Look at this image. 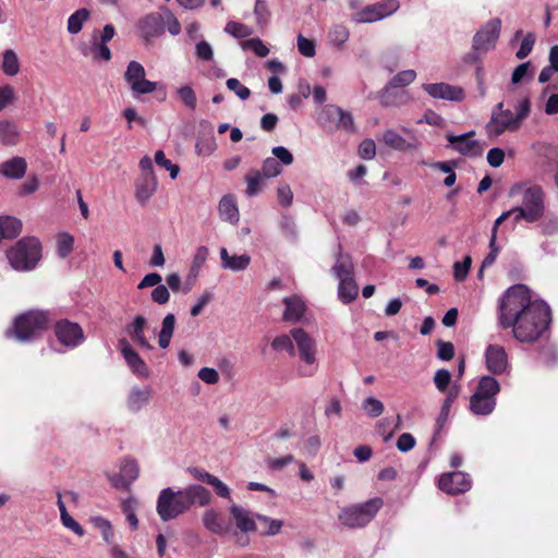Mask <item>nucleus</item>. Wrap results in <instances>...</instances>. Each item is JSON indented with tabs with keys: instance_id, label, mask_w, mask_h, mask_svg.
Masks as SVG:
<instances>
[{
	"instance_id": "nucleus-30",
	"label": "nucleus",
	"mask_w": 558,
	"mask_h": 558,
	"mask_svg": "<svg viewBox=\"0 0 558 558\" xmlns=\"http://www.w3.org/2000/svg\"><path fill=\"white\" fill-rule=\"evenodd\" d=\"M340 107L336 105L324 106L317 114V123L320 128L328 131H335L338 122Z\"/></svg>"
},
{
	"instance_id": "nucleus-50",
	"label": "nucleus",
	"mask_w": 558,
	"mask_h": 558,
	"mask_svg": "<svg viewBox=\"0 0 558 558\" xmlns=\"http://www.w3.org/2000/svg\"><path fill=\"white\" fill-rule=\"evenodd\" d=\"M416 78V72L414 70H403L398 72L388 83L396 88H402L409 86Z\"/></svg>"
},
{
	"instance_id": "nucleus-43",
	"label": "nucleus",
	"mask_w": 558,
	"mask_h": 558,
	"mask_svg": "<svg viewBox=\"0 0 558 558\" xmlns=\"http://www.w3.org/2000/svg\"><path fill=\"white\" fill-rule=\"evenodd\" d=\"M20 59L16 52L12 49H7L3 52L2 71L8 76H15L20 72Z\"/></svg>"
},
{
	"instance_id": "nucleus-64",
	"label": "nucleus",
	"mask_w": 558,
	"mask_h": 558,
	"mask_svg": "<svg viewBox=\"0 0 558 558\" xmlns=\"http://www.w3.org/2000/svg\"><path fill=\"white\" fill-rule=\"evenodd\" d=\"M450 380H451V374L447 369H439L436 372V374L434 376L435 386L437 387V389L439 391H442V392L446 391V389L448 388Z\"/></svg>"
},
{
	"instance_id": "nucleus-60",
	"label": "nucleus",
	"mask_w": 558,
	"mask_h": 558,
	"mask_svg": "<svg viewBox=\"0 0 558 558\" xmlns=\"http://www.w3.org/2000/svg\"><path fill=\"white\" fill-rule=\"evenodd\" d=\"M281 173V167L275 158H266L263 162L262 174L265 178H274Z\"/></svg>"
},
{
	"instance_id": "nucleus-36",
	"label": "nucleus",
	"mask_w": 558,
	"mask_h": 558,
	"mask_svg": "<svg viewBox=\"0 0 558 558\" xmlns=\"http://www.w3.org/2000/svg\"><path fill=\"white\" fill-rule=\"evenodd\" d=\"M359 294V287L354 278L341 279L338 286V298L344 304L351 303Z\"/></svg>"
},
{
	"instance_id": "nucleus-31",
	"label": "nucleus",
	"mask_w": 558,
	"mask_h": 558,
	"mask_svg": "<svg viewBox=\"0 0 558 558\" xmlns=\"http://www.w3.org/2000/svg\"><path fill=\"white\" fill-rule=\"evenodd\" d=\"M218 213L222 220L236 223L240 215L235 197L232 195H225L219 202Z\"/></svg>"
},
{
	"instance_id": "nucleus-26",
	"label": "nucleus",
	"mask_w": 558,
	"mask_h": 558,
	"mask_svg": "<svg viewBox=\"0 0 558 558\" xmlns=\"http://www.w3.org/2000/svg\"><path fill=\"white\" fill-rule=\"evenodd\" d=\"M217 368H211V385L222 379L226 383H231L234 377V363L228 356H219L216 360Z\"/></svg>"
},
{
	"instance_id": "nucleus-5",
	"label": "nucleus",
	"mask_w": 558,
	"mask_h": 558,
	"mask_svg": "<svg viewBox=\"0 0 558 558\" xmlns=\"http://www.w3.org/2000/svg\"><path fill=\"white\" fill-rule=\"evenodd\" d=\"M384 506L380 497H375L362 504H353L341 509L338 514L340 523L349 529L366 526Z\"/></svg>"
},
{
	"instance_id": "nucleus-32",
	"label": "nucleus",
	"mask_w": 558,
	"mask_h": 558,
	"mask_svg": "<svg viewBox=\"0 0 558 558\" xmlns=\"http://www.w3.org/2000/svg\"><path fill=\"white\" fill-rule=\"evenodd\" d=\"M381 141L387 146H389L396 150H399V151H405V150H411V149L417 148V143L415 141L409 142L393 130L385 131L383 133Z\"/></svg>"
},
{
	"instance_id": "nucleus-25",
	"label": "nucleus",
	"mask_w": 558,
	"mask_h": 558,
	"mask_svg": "<svg viewBox=\"0 0 558 558\" xmlns=\"http://www.w3.org/2000/svg\"><path fill=\"white\" fill-rule=\"evenodd\" d=\"M156 177H138L135 182V198L141 205H145L157 190Z\"/></svg>"
},
{
	"instance_id": "nucleus-17",
	"label": "nucleus",
	"mask_w": 558,
	"mask_h": 558,
	"mask_svg": "<svg viewBox=\"0 0 558 558\" xmlns=\"http://www.w3.org/2000/svg\"><path fill=\"white\" fill-rule=\"evenodd\" d=\"M423 89L435 99L462 101L465 97V93L462 87L450 85L448 83L424 84Z\"/></svg>"
},
{
	"instance_id": "nucleus-3",
	"label": "nucleus",
	"mask_w": 558,
	"mask_h": 558,
	"mask_svg": "<svg viewBox=\"0 0 558 558\" xmlns=\"http://www.w3.org/2000/svg\"><path fill=\"white\" fill-rule=\"evenodd\" d=\"M531 112V101L523 98L515 105V112L505 108L502 101L494 106L485 130L488 137H498L505 132L518 131Z\"/></svg>"
},
{
	"instance_id": "nucleus-45",
	"label": "nucleus",
	"mask_w": 558,
	"mask_h": 558,
	"mask_svg": "<svg viewBox=\"0 0 558 558\" xmlns=\"http://www.w3.org/2000/svg\"><path fill=\"white\" fill-rule=\"evenodd\" d=\"M122 511L126 517V521L132 530H137L138 527V519L136 517V508L137 500L133 497H130L122 501Z\"/></svg>"
},
{
	"instance_id": "nucleus-6",
	"label": "nucleus",
	"mask_w": 558,
	"mask_h": 558,
	"mask_svg": "<svg viewBox=\"0 0 558 558\" xmlns=\"http://www.w3.org/2000/svg\"><path fill=\"white\" fill-rule=\"evenodd\" d=\"M41 246L36 238H23L7 252L11 267L17 271L32 270L40 259Z\"/></svg>"
},
{
	"instance_id": "nucleus-62",
	"label": "nucleus",
	"mask_w": 558,
	"mask_h": 558,
	"mask_svg": "<svg viewBox=\"0 0 558 558\" xmlns=\"http://www.w3.org/2000/svg\"><path fill=\"white\" fill-rule=\"evenodd\" d=\"M298 49L302 56L307 58H312L316 53L314 41L305 38L301 34L298 36Z\"/></svg>"
},
{
	"instance_id": "nucleus-2",
	"label": "nucleus",
	"mask_w": 558,
	"mask_h": 558,
	"mask_svg": "<svg viewBox=\"0 0 558 558\" xmlns=\"http://www.w3.org/2000/svg\"><path fill=\"white\" fill-rule=\"evenodd\" d=\"M522 195L521 205L499 216V221L512 219L513 223L524 220L529 223L538 221L545 211L544 191L537 184L517 183L509 190V196Z\"/></svg>"
},
{
	"instance_id": "nucleus-11",
	"label": "nucleus",
	"mask_w": 558,
	"mask_h": 558,
	"mask_svg": "<svg viewBox=\"0 0 558 558\" xmlns=\"http://www.w3.org/2000/svg\"><path fill=\"white\" fill-rule=\"evenodd\" d=\"M124 80L129 84L134 97L154 93L157 88L155 82L146 80L144 66L137 61H131L124 73Z\"/></svg>"
},
{
	"instance_id": "nucleus-29",
	"label": "nucleus",
	"mask_w": 558,
	"mask_h": 558,
	"mask_svg": "<svg viewBox=\"0 0 558 558\" xmlns=\"http://www.w3.org/2000/svg\"><path fill=\"white\" fill-rule=\"evenodd\" d=\"M220 258L222 267L231 271L244 270L251 262V257L247 254L229 255L225 247L220 250Z\"/></svg>"
},
{
	"instance_id": "nucleus-53",
	"label": "nucleus",
	"mask_w": 558,
	"mask_h": 558,
	"mask_svg": "<svg viewBox=\"0 0 558 558\" xmlns=\"http://www.w3.org/2000/svg\"><path fill=\"white\" fill-rule=\"evenodd\" d=\"M471 264H472V258L469 255L463 258L462 263H460V262L454 263L453 277L457 281L461 282L466 279Z\"/></svg>"
},
{
	"instance_id": "nucleus-8",
	"label": "nucleus",
	"mask_w": 558,
	"mask_h": 558,
	"mask_svg": "<svg viewBox=\"0 0 558 558\" xmlns=\"http://www.w3.org/2000/svg\"><path fill=\"white\" fill-rule=\"evenodd\" d=\"M49 315L44 311L26 312L14 320L13 329L8 335H13L19 341H28L48 328Z\"/></svg>"
},
{
	"instance_id": "nucleus-9",
	"label": "nucleus",
	"mask_w": 558,
	"mask_h": 558,
	"mask_svg": "<svg viewBox=\"0 0 558 558\" xmlns=\"http://www.w3.org/2000/svg\"><path fill=\"white\" fill-rule=\"evenodd\" d=\"M189 510L182 489L167 487L160 490L156 511L163 522L177 519Z\"/></svg>"
},
{
	"instance_id": "nucleus-40",
	"label": "nucleus",
	"mask_w": 558,
	"mask_h": 558,
	"mask_svg": "<svg viewBox=\"0 0 558 558\" xmlns=\"http://www.w3.org/2000/svg\"><path fill=\"white\" fill-rule=\"evenodd\" d=\"M255 518L259 523L262 535H277L283 525V522L281 520L271 519L267 515L255 514Z\"/></svg>"
},
{
	"instance_id": "nucleus-20",
	"label": "nucleus",
	"mask_w": 558,
	"mask_h": 558,
	"mask_svg": "<svg viewBox=\"0 0 558 558\" xmlns=\"http://www.w3.org/2000/svg\"><path fill=\"white\" fill-rule=\"evenodd\" d=\"M140 473L138 463L134 459H125L120 466V473L110 478L111 483L117 488L128 487L133 483Z\"/></svg>"
},
{
	"instance_id": "nucleus-63",
	"label": "nucleus",
	"mask_w": 558,
	"mask_h": 558,
	"mask_svg": "<svg viewBox=\"0 0 558 558\" xmlns=\"http://www.w3.org/2000/svg\"><path fill=\"white\" fill-rule=\"evenodd\" d=\"M359 155L362 159L371 160L376 155V146L373 140H364L359 146Z\"/></svg>"
},
{
	"instance_id": "nucleus-48",
	"label": "nucleus",
	"mask_w": 558,
	"mask_h": 558,
	"mask_svg": "<svg viewBox=\"0 0 558 558\" xmlns=\"http://www.w3.org/2000/svg\"><path fill=\"white\" fill-rule=\"evenodd\" d=\"M264 175L262 172L253 170L251 171L246 178V194L248 196H254L259 193L264 180Z\"/></svg>"
},
{
	"instance_id": "nucleus-24",
	"label": "nucleus",
	"mask_w": 558,
	"mask_h": 558,
	"mask_svg": "<svg viewBox=\"0 0 558 558\" xmlns=\"http://www.w3.org/2000/svg\"><path fill=\"white\" fill-rule=\"evenodd\" d=\"M378 99L384 107H399L407 104L410 99L407 92H400L388 83L378 94Z\"/></svg>"
},
{
	"instance_id": "nucleus-51",
	"label": "nucleus",
	"mask_w": 558,
	"mask_h": 558,
	"mask_svg": "<svg viewBox=\"0 0 558 558\" xmlns=\"http://www.w3.org/2000/svg\"><path fill=\"white\" fill-rule=\"evenodd\" d=\"M208 248L206 246H201L197 248L194 259L190 270V277H196L198 275L199 269L204 266L208 258Z\"/></svg>"
},
{
	"instance_id": "nucleus-16",
	"label": "nucleus",
	"mask_w": 558,
	"mask_h": 558,
	"mask_svg": "<svg viewBox=\"0 0 558 558\" xmlns=\"http://www.w3.org/2000/svg\"><path fill=\"white\" fill-rule=\"evenodd\" d=\"M119 348L122 356L124 357L132 373L135 374L137 377L147 378L150 374V371L145 361L131 347L130 342L126 339H120Z\"/></svg>"
},
{
	"instance_id": "nucleus-23",
	"label": "nucleus",
	"mask_w": 558,
	"mask_h": 558,
	"mask_svg": "<svg viewBox=\"0 0 558 558\" xmlns=\"http://www.w3.org/2000/svg\"><path fill=\"white\" fill-rule=\"evenodd\" d=\"M153 389L149 386L144 388L134 386L126 398V407L131 412H138L146 407L150 400Z\"/></svg>"
},
{
	"instance_id": "nucleus-15",
	"label": "nucleus",
	"mask_w": 558,
	"mask_h": 558,
	"mask_svg": "<svg viewBox=\"0 0 558 558\" xmlns=\"http://www.w3.org/2000/svg\"><path fill=\"white\" fill-rule=\"evenodd\" d=\"M438 486L449 495H458L468 492L472 486V481L469 474L456 471L442 474Z\"/></svg>"
},
{
	"instance_id": "nucleus-7",
	"label": "nucleus",
	"mask_w": 558,
	"mask_h": 558,
	"mask_svg": "<svg viewBox=\"0 0 558 558\" xmlns=\"http://www.w3.org/2000/svg\"><path fill=\"white\" fill-rule=\"evenodd\" d=\"M500 391L499 383L492 376H483L470 398V410L474 415L486 416L496 408V396Z\"/></svg>"
},
{
	"instance_id": "nucleus-54",
	"label": "nucleus",
	"mask_w": 558,
	"mask_h": 558,
	"mask_svg": "<svg viewBox=\"0 0 558 558\" xmlns=\"http://www.w3.org/2000/svg\"><path fill=\"white\" fill-rule=\"evenodd\" d=\"M226 85L228 89L233 92L241 100H246L251 96V90L238 78H229Z\"/></svg>"
},
{
	"instance_id": "nucleus-33",
	"label": "nucleus",
	"mask_w": 558,
	"mask_h": 558,
	"mask_svg": "<svg viewBox=\"0 0 558 558\" xmlns=\"http://www.w3.org/2000/svg\"><path fill=\"white\" fill-rule=\"evenodd\" d=\"M26 161L24 158L14 157L1 165V173L9 179H20L26 172Z\"/></svg>"
},
{
	"instance_id": "nucleus-44",
	"label": "nucleus",
	"mask_w": 558,
	"mask_h": 558,
	"mask_svg": "<svg viewBox=\"0 0 558 558\" xmlns=\"http://www.w3.org/2000/svg\"><path fill=\"white\" fill-rule=\"evenodd\" d=\"M350 32L347 26L337 24L331 26L328 32V41L330 45L341 48L349 39Z\"/></svg>"
},
{
	"instance_id": "nucleus-42",
	"label": "nucleus",
	"mask_w": 558,
	"mask_h": 558,
	"mask_svg": "<svg viewBox=\"0 0 558 558\" xmlns=\"http://www.w3.org/2000/svg\"><path fill=\"white\" fill-rule=\"evenodd\" d=\"M175 324V317L173 314H168L162 319L161 330L159 332L158 343L162 349H166L170 344L171 337L173 335Z\"/></svg>"
},
{
	"instance_id": "nucleus-27",
	"label": "nucleus",
	"mask_w": 558,
	"mask_h": 558,
	"mask_svg": "<svg viewBox=\"0 0 558 558\" xmlns=\"http://www.w3.org/2000/svg\"><path fill=\"white\" fill-rule=\"evenodd\" d=\"M230 510L236 526L242 532L248 533L257 530V520L255 518V514L251 515V513L246 509L236 505H233Z\"/></svg>"
},
{
	"instance_id": "nucleus-35",
	"label": "nucleus",
	"mask_w": 558,
	"mask_h": 558,
	"mask_svg": "<svg viewBox=\"0 0 558 558\" xmlns=\"http://www.w3.org/2000/svg\"><path fill=\"white\" fill-rule=\"evenodd\" d=\"M353 263L350 256L339 253L335 265L331 268V274L338 279H349L353 277Z\"/></svg>"
},
{
	"instance_id": "nucleus-41",
	"label": "nucleus",
	"mask_w": 558,
	"mask_h": 558,
	"mask_svg": "<svg viewBox=\"0 0 558 558\" xmlns=\"http://www.w3.org/2000/svg\"><path fill=\"white\" fill-rule=\"evenodd\" d=\"M90 12L89 10L82 8L76 10L73 14L69 16L68 20V32L70 34H77L82 31L84 23L89 19Z\"/></svg>"
},
{
	"instance_id": "nucleus-4",
	"label": "nucleus",
	"mask_w": 558,
	"mask_h": 558,
	"mask_svg": "<svg viewBox=\"0 0 558 558\" xmlns=\"http://www.w3.org/2000/svg\"><path fill=\"white\" fill-rule=\"evenodd\" d=\"M291 337L294 341L295 355H299L301 365L298 367L300 377H313L319 368L316 340L303 328H292Z\"/></svg>"
},
{
	"instance_id": "nucleus-57",
	"label": "nucleus",
	"mask_w": 558,
	"mask_h": 558,
	"mask_svg": "<svg viewBox=\"0 0 558 558\" xmlns=\"http://www.w3.org/2000/svg\"><path fill=\"white\" fill-rule=\"evenodd\" d=\"M534 44H535V36H534V34L527 33L523 37V39L521 41V45H520V48H519V50L515 53L517 58L518 59L526 58L531 53Z\"/></svg>"
},
{
	"instance_id": "nucleus-13",
	"label": "nucleus",
	"mask_w": 558,
	"mask_h": 558,
	"mask_svg": "<svg viewBox=\"0 0 558 558\" xmlns=\"http://www.w3.org/2000/svg\"><path fill=\"white\" fill-rule=\"evenodd\" d=\"M474 135V131H470L460 135L447 133L446 138L449 143V147L458 151L459 154L469 157H477L482 155L483 149L478 141L473 140Z\"/></svg>"
},
{
	"instance_id": "nucleus-10",
	"label": "nucleus",
	"mask_w": 558,
	"mask_h": 558,
	"mask_svg": "<svg viewBox=\"0 0 558 558\" xmlns=\"http://www.w3.org/2000/svg\"><path fill=\"white\" fill-rule=\"evenodd\" d=\"M399 7L398 0H384L353 12L350 19L352 22L357 24L374 23L390 16L399 9Z\"/></svg>"
},
{
	"instance_id": "nucleus-18",
	"label": "nucleus",
	"mask_w": 558,
	"mask_h": 558,
	"mask_svg": "<svg viewBox=\"0 0 558 558\" xmlns=\"http://www.w3.org/2000/svg\"><path fill=\"white\" fill-rule=\"evenodd\" d=\"M485 363L487 369L495 375L506 373L509 362L505 348L499 344H489L485 350Z\"/></svg>"
},
{
	"instance_id": "nucleus-52",
	"label": "nucleus",
	"mask_w": 558,
	"mask_h": 558,
	"mask_svg": "<svg viewBox=\"0 0 558 558\" xmlns=\"http://www.w3.org/2000/svg\"><path fill=\"white\" fill-rule=\"evenodd\" d=\"M225 29L235 38H246L253 33L250 26L238 22H229Z\"/></svg>"
},
{
	"instance_id": "nucleus-49",
	"label": "nucleus",
	"mask_w": 558,
	"mask_h": 558,
	"mask_svg": "<svg viewBox=\"0 0 558 558\" xmlns=\"http://www.w3.org/2000/svg\"><path fill=\"white\" fill-rule=\"evenodd\" d=\"M362 410L366 413V415L375 418L383 414L385 407L380 400L374 397H368L362 402Z\"/></svg>"
},
{
	"instance_id": "nucleus-19",
	"label": "nucleus",
	"mask_w": 558,
	"mask_h": 558,
	"mask_svg": "<svg viewBox=\"0 0 558 558\" xmlns=\"http://www.w3.org/2000/svg\"><path fill=\"white\" fill-rule=\"evenodd\" d=\"M138 31L146 43H150L163 32V16L150 13L138 21Z\"/></svg>"
},
{
	"instance_id": "nucleus-28",
	"label": "nucleus",
	"mask_w": 558,
	"mask_h": 558,
	"mask_svg": "<svg viewBox=\"0 0 558 558\" xmlns=\"http://www.w3.org/2000/svg\"><path fill=\"white\" fill-rule=\"evenodd\" d=\"M182 490L189 509L192 506H206L209 502V492L202 485L192 484Z\"/></svg>"
},
{
	"instance_id": "nucleus-21",
	"label": "nucleus",
	"mask_w": 558,
	"mask_h": 558,
	"mask_svg": "<svg viewBox=\"0 0 558 558\" xmlns=\"http://www.w3.org/2000/svg\"><path fill=\"white\" fill-rule=\"evenodd\" d=\"M282 302L286 306L282 314V319L287 323L300 322L306 310V305L303 299L299 295H291L286 296Z\"/></svg>"
},
{
	"instance_id": "nucleus-56",
	"label": "nucleus",
	"mask_w": 558,
	"mask_h": 558,
	"mask_svg": "<svg viewBox=\"0 0 558 558\" xmlns=\"http://www.w3.org/2000/svg\"><path fill=\"white\" fill-rule=\"evenodd\" d=\"M278 203L283 207H289L293 201V193L289 184L281 183L277 189Z\"/></svg>"
},
{
	"instance_id": "nucleus-14",
	"label": "nucleus",
	"mask_w": 558,
	"mask_h": 558,
	"mask_svg": "<svg viewBox=\"0 0 558 558\" xmlns=\"http://www.w3.org/2000/svg\"><path fill=\"white\" fill-rule=\"evenodd\" d=\"M54 333L60 343L74 348L84 341V332L81 326L66 319L56 324Z\"/></svg>"
},
{
	"instance_id": "nucleus-34",
	"label": "nucleus",
	"mask_w": 558,
	"mask_h": 558,
	"mask_svg": "<svg viewBox=\"0 0 558 558\" xmlns=\"http://www.w3.org/2000/svg\"><path fill=\"white\" fill-rule=\"evenodd\" d=\"M81 52L85 57H90L94 61H109L111 59V51L107 45L99 43L97 37L93 38L90 47H84Z\"/></svg>"
},
{
	"instance_id": "nucleus-37",
	"label": "nucleus",
	"mask_w": 558,
	"mask_h": 558,
	"mask_svg": "<svg viewBox=\"0 0 558 558\" xmlns=\"http://www.w3.org/2000/svg\"><path fill=\"white\" fill-rule=\"evenodd\" d=\"M22 231V222L14 217L0 218V241L2 239H14Z\"/></svg>"
},
{
	"instance_id": "nucleus-59",
	"label": "nucleus",
	"mask_w": 558,
	"mask_h": 558,
	"mask_svg": "<svg viewBox=\"0 0 558 558\" xmlns=\"http://www.w3.org/2000/svg\"><path fill=\"white\" fill-rule=\"evenodd\" d=\"M340 112L341 113H339L336 130L343 129L345 131L354 132L355 124L352 114L342 108H340Z\"/></svg>"
},
{
	"instance_id": "nucleus-58",
	"label": "nucleus",
	"mask_w": 558,
	"mask_h": 558,
	"mask_svg": "<svg viewBox=\"0 0 558 558\" xmlns=\"http://www.w3.org/2000/svg\"><path fill=\"white\" fill-rule=\"evenodd\" d=\"M437 344V357L442 361H450L454 356V347L451 342L438 340Z\"/></svg>"
},
{
	"instance_id": "nucleus-47",
	"label": "nucleus",
	"mask_w": 558,
	"mask_h": 558,
	"mask_svg": "<svg viewBox=\"0 0 558 558\" xmlns=\"http://www.w3.org/2000/svg\"><path fill=\"white\" fill-rule=\"evenodd\" d=\"M73 245H74V238L70 233L62 232V233L58 234L57 252L61 258H65L66 256L70 255V253L73 250Z\"/></svg>"
},
{
	"instance_id": "nucleus-38",
	"label": "nucleus",
	"mask_w": 558,
	"mask_h": 558,
	"mask_svg": "<svg viewBox=\"0 0 558 558\" xmlns=\"http://www.w3.org/2000/svg\"><path fill=\"white\" fill-rule=\"evenodd\" d=\"M270 345L271 349L278 353L286 352L290 356H295V347L294 341L291 337V331L289 333H282L275 337Z\"/></svg>"
},
{
	"instance_id": "nucleus-55",
	"label": "nucleus",
	"mask_w": 558,
	"mask_h": 558,
	"mask_svg": "<svg viewBox=\"0 0 558 558\" xmlns=\"http://www.w3.org/2000/svg\"><path fill=\"white\" fill-rule=\"evenodd\" d=\"M243 49L252 50L258 57H266L269 49L264 45L259 38H252L243 43Z\"/></svg>"
},
{
	"instance_id": "nucleus-39",
	"label": "nucleus",
	"mask_w": 558,
	"mask_h": 558,
	"mask_svg": "<svg viewBox=\"0 0 558 558\" xmlns=\"http://www.w3.org/2000/svg\"><path fill=\"white\" fill-rule=\"evenodd\" d=\"M20 133L17 126L8 121H0V141L3 145H15L19 142Z\"/></svg>"
},
{
	"instance_id": "nucleus-12",
	"label": "nucleus",
	"mask_w": 558,
	"mask_h": 558,
	"mask_svg": "<svg viewBox=\"0 0 558 558\" xmlns=\"http://www.w3.org/2000/svg\"><path fill=\"white\" fill-rule=\"evenodd\" d=\"M500 29L501 21L499 19L489 20L473 37L474 51L487 52L494 48Z\"/></svg>"
},
{
	"instance_id": "nucleus-61",
	"label": "nucleus",
	"mask_w": 558,
	"mask_h": 558,
	"mask_svg": "<svg viewBox=\"0 0 558 558\" xmlns=\"http://www.w3.org/2000/svg\"><path fill=\"white\" fill-rule=\"evenodd\" d=\"M15 100V90L11 85H0V111Z\"/></svg>"
},
{
	"instance_id": "nucleus-1",
	"label": "nucleus",
	"mask_w": 558,
	"mask_h": 558,
	"mask_svg": "<svg viewBox=\"0 0 558 558\" xmlns=\"http://www.w3.org/2000/svg\"><path fill=\"white\" fill-rule=\"evenodd\" d=\"M550 323V308L546 302L532 295L524 284L508 288L499 299L498 324L512 328L513 337L520 342H534Z\"/></svg>"
},
{
	"instance_id": "nucleus-46",
	"label": "nucleus",
	"mask_w": 558,
	"mask_h": 558,
	"mask_svg": "<svg viewBox=\"0 0 558 558\" xmlns=\"http://www.w3.org/2000/svg\"><path fill=\"white\" fill-rule=\"evenodd\" d=\"M90 521H92L93 525L100 531L104 541L107 544H112L114 533H113V529H112L110 521H108L107 519H105L102 517H94V518H92Z\"/></svg>"
},
{
	"instance_id": "nucleus-22",
	"label": "nucleus",
	"mask_w": 558,
	"mask_h": 558,
	"mask_svg": "<svg viewBox=\"0 0 558 558\" xmlns=\"http://www.w3.org/2000/svg\"><path fill=\"white\" fill-rule=\"evenodd\" d=\"M147 327V320L144 316L137 315L134 319L126 326L125 330L131 339L137 343L141 348L150 350L153 345L149 340L145 336V330Z\"/></svg>"
}]
</instances>
